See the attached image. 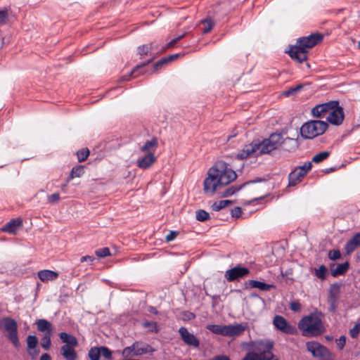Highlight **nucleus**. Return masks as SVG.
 I'll return each mask as SVG.
<instances>
[{
	"label": "nucleus",
	"mask_w": 360,
	"mask_h": 360,
	"mask_svg": "<svg viewBox=\"0 0 360 360\" xmlns=\"http://www.w3.org/2000/svg\"><path fill=\"white\" fill-rule=\"evenodd\" d=\"M323 37L321 34H311L307 37H302L297 39L296 44L290 46L286 51L291 59L298 63H302L308 59V49L322 41Z\"/></svg>",
	"instance_id": "nucleus-1"
},
{
	"label": "nucleus",
	"mask_w": 360,
	"mask_h": 360,
	"mask_svg": "<svg viewBox=\"0 0 360 360\" xmlns=\"http://www.w3.org/2000/svg\"><path fill=\"white\" fill-rule=\"evenodd\" d=\"M274 345L271 340L252 342L242 360H279L272 353Z\"/></svg>",
	"instance_id": "nucleus-2"
},
{
	"label": "nucleus",
	"mask_w": 360,
	"mask_h": 360,
	"mask_svg": "<svg viewBox=\"0 0 360 360\" xmlns=\"http://www.w3.org/2000/svg\"><path fill=\"white\" fill-rule=\"evenodd\" d=\"M321 313H312L304 316L298 323V328L305 337H317L326 331L320 316Z\"/></svg>",
	"instance_id": "nucleus-3"
},
{
	"label": "nucleus",
	"mask_w": 360,
	"mask_h": 360,
	"mask_svg": "<svg viewBox=\"0 0 360 360\" xmlns=\"http://www.w3.org/2000/svg\"><path fill=\"white\" fill-rule=\"evenodd\" d=\"M328 127V124L324 121L311 120L302 124L300 128V134L304 139H312L323 134Z\"/></svg>",
	"instance_id": "nucleus-4"
},
{
	"label": "nucleus",
	"mask_w": 360,
	"mask_h": 360,
	"mask_svg": "<svg viewBox=\"0 0 360 360\" xmlns=\"http://www.w3.org/2000/svg\"><path fill=\"white\" fill-rule=\"evenodd\" d=\"M212 168L217 177V182H218L221 186L229 184L237 178L236 172L229 167L228 165L224 161L217 162Z\"/></svg>",
	"instance_id": "nucleus-5"
},
{
	"label": "nucleus",
	"mask_w": 360,
	"mask_h": 360,
	"mask_svg": "<svg viewBox=\"0 0 360 360\" xmlns=\"http://www.w3.org/2000/svg\"><path fill=\"white\" fill-rule=\"evenodd\" d=\"M207 328L212 333L227 337H235L243 333L246 329V325L242 323L236 325L210 324Z\"/></svg>",
	"instance_id": "nucleus-6"
},
{
	"label": "nucleus",
	"mask_w": 360,
	"mask_h": 360,
	"mask_svg": "<svg viewBox=\"0 0 360 360\" xmlns=\"http://www.w3.org/2000/svg\"><path fill=\"white\" fill-rule=\"evenodd\" d=\"M0 330L7 332L8 340L15 348L20 347V343L18 333V323L15 319L9 316L1 319Z\"/></svg>",
	"instance_id": "nucleus-7"
},
{
	"label": "nucleus",
	"mask_w": 360,
	"mask_h": 360,
	"mask_svg": "<svg viewBox=\"0 0 360 360\" xmlns=\"http://www.w3.org/2000/svg\"><path fill=\"white\" fill-rule=\"evenodd\" d=\"M149 45H153L154 46L152 52L153 56L146 62L141 63L134 67L129 75H123L120 79V82L128 81L131 77H136L139 75L147 73L148 72L145 69L146 66L155 58V55L158 54L160 52L164 51L162 50V47L160 48L159 44L155 41L149 44Z\"/></svg>",
	"instance_id": "nucleus-8"
},
{
	"label": "nucleus",
	"mask_w": 360,
	"mask_h": 360,
	"mask_svg": "<svg viewBox=\"0 0 360 360\" xmlns=\"http://www.w3.org/2000/svg\"><path fill=\"white\" fill-rule=\"evenodd\" d=\"M307 349L319 360H335V355L324 345L316 341L307 342Z\"/></svg>",
	"instance_id": "nucleus-9"
},
{
	"label": "nucleus",
	"mask_w": 360,
	"mask_h": 360,
	"mask_svg": "<svg viewBox=\"0 0 360 360\" xmlns=\"http://www.w3.org/2000/svg\"><path fill=\"white\" fill-rule=\"evenodd\" d=\"M155 351L148 344H143L139 342H134L131 345L123 349L122 354L124 357L138 356L145 354L152 353Z\"/></svg>",
	"instance_id": "nucleus-10"
},
{
	"label": "nucleus",
	"mask_w": 360,
	"mask_h": 360,
	"mask_svg": "<svg viewBox=\"0 0 360 360\" xmlns=\"http://www.w3.org/2000/svg\"><path fill=\"white\" fill-rule=\"evenodd\" d=\"M311 162H305L302 166L297 167L288 175V186H295L302 181V179L311 169Z\"/></svg>",
	"instance_id": "nucleus-11"
},
{
	"label": "nucleus",
	"mask_w": 360,
	"mask_h": 360,
	"mask_svg": "<svg viewBox=\"0 0 360 360\" xmlns=\"http://www.w3.org/2000/svg\"><path fill=\"white\" fill-rule=\"evenodd\" d=\"M341 285V283H334L329 288L327 302L329 304L328 310L330 312L335 313L337 311Z\"/></svg>",
	"instance_id": "nucleus-12"
},
{
	"label": "nucleus",
	"mask_w": 360,
	"mask_h": 360,
	"mask_svg": "<svg viewBox=\"0 0 360 360\" xmlns=\"http://www.w3.org/2000/svg\"><path fill=\"white\" fill-rule=\"evenodd\" d=\"M273 323L276 329L282 331L285 334L295 335L297 332L296 327L290 324L282 316H275L274 318Z\"/></svg>",
	"instance_id": "nucleus-13"
},
{
	"label": "nucleus",
	"mask_w": 360,
	"mask_h": 360,
	"mask_svg": "<svg viewBox=\"0 0 360 360\" xmlns=\"http://www.w3.org/2000/svg\"><path fill=\"white\" fill-rule=\"evenodd\" d=\"M249 273L250 270L247 267L237 265L226 271L225 278L229 282H232L238 278L246 276Z\"/></svg>",
	"instance_id": "nucleus-14"
},
{
	"label": "nucleus",
	"mask_w": 360,
	"mask_h": 360,
	"mask_svg": "<svg viewBox=\"0 0 360 360\" xmlns=\"http://www.w3.org/2000/svg\"><path fill=\"white\" fill-rule=\"evenodd\" d=\"M27 352L32 359H35L38 356L40 349L38 346L39 340L36 335H29L27 337Z\"/></svg>",
	"instance_id": "nucleus-15"
},
{
	"label": "nucleus",
	"mask_w": 360,
	"mask_h": 360,
	"mask_svg": "<svg viewBox=\"0 0 360 360\" xmlns=\"http://www.w3.org/2000/svg\"><path fill=\"white\" fill-rule=\"evenodd\" d=\"M217 178L213 168L212 167L208 172V176L204 180L203 184L205 193L210 192L211 193H214L217 188L221 186L220 184L217 182Z\"/></svg>",
	"instance_id": "nucleus-16"
},
{
	"label": "nucleus",
	"mask_w": 360,
	"mask_h": 360,
	"mask_svg": "<svg viewBox=\"0 0 360 360\" xmlns=\"http://www.w3.org/2000/svg\"><path fill=\"white\" fill-rule=\"evenodd\" d=\"M345 117L342 107L340 106V103L330 112L327 121L334 125H340L342 123Z\"/></svg>",
	"instance_id": "nucleus-17"
},
{
	"label": "nucleus",
	"mask_w": 360,
	"mask_h": 360,
	"mask_svg": "<svg viewBox=\"0 0 360 360\" xmlns=\"http://www.w3.org/2000/svg\"><path fill=\"white\" fill-rule=\"evenodd\" d=\"M179 333L182 340L188 346L198 348L200 346V340L193 334L188 332V329L181 327Z\"/></svg>",
	"instance_id": "nucleus-18"
},
{
	"label": "nucleus",
	"mask_w": 360,
	"mask_h": 360,
	"mask_svg": "<svg viewBox=\"0 0 360 360\" xmlns=\"http://www.w3.org/2000/svg\"><path fill=\"white\" fill-rule=\"evenodd\" d=\"M269 143V146L273 148V150L278 148L282 144H284L286 141H293L294 139L292 138L286 137L283 138L282 134L280 133H272L269 138L266 139Z\"/></svg>",
	"instance_id": "nucleus-19"
},
{
	"label": "nucleus",
	"mask_w": 360,
	"mask_h": 360,
	"mask_svg": "<svg viewBox=\"0 0 360 360\" xmlns=\"http://www.w3.org/2000/svg\"><path fill=\"white\" fill-rule=\"evenodd\" d=\"M22 226V220L19 218L12 219L1 230L3 232L14 234L17 232L18 228Z\"/></svg>",
	"instance_id": "nucleus-20"
},
{
	"label": "nucleus",
	"mask_w": 360,
	"mask_h": 360,
	"mask_svg": "<svg viewBox=\"0 0 360 360\" xmlns=\"http://www.w3.org/2000/svg\"><path fill=\"white\" fill-rule=\"evenodd\" d=\"M245 285L246 288H257L261 291H269L270 289L276 288V285L274 284H268L256 280H249L245 283Z\"/></svg>",
	"instance_id": "nucleus-21"
},
{
	"label": "nucleus",
	"mask_w": 360,
	"mask_h": 360,
	"mask_svg": "<svg viewBox=\"0 0 360 360\" xmlns=\"http://www.w3.org/2000/svg\"><path fill=\"white\" fill-rule=\"evenodd\" d=\"M253 144L257 150V155L268 154L273 151V148L269 146L266 139H264L262 141L259 140L253 141Z\"/></svg>",
	"instance_id": "nucleus-22"
},
{
	"label": "nucleus",
	"mask_w": 360,
	"mask_h": 360,
	"mask_svg": "<svg viewBox=\"0 0 360 360\" xmlns=\"http://www.w3.org/2000/svg\"><path fill=\"white\" fill-rule=\"evenodd\" d=\"M360 246V232L356 233L345 245L346 254L349 255L353 252L357 247Z\"/></svg>",
	"instance_id": "nucleus-23"
},
{
	"label": "nucleus",
	"mask_w": 360,
	"mask_h": 360,
	"mask_svg": "<svg viewBox=\"0 0 360 360\" xmlns=\"http://www.w3.org/2000/svg\"><path fill=\"white\" fill-rule=\"evenodd\" d=\"M155 161L156 158L154 153H148L142 158L138 160L137 165L139 168L145 169L149 168Z\"/></svg>",
	"instance_id": "nucleus-24"
},
{
	"label": "nucleus",
	"mask_w": 360,
	"mask_h": 360,
	"mask_svg": "<svg viewBox=\"0 0 360 360\" xmlns=\"http://www.w3.org/2000/svg\"><path fill=\"white\" fill-rule=\"evenodd\" d=\"M37 274L39 278L44 283L53 281L57 279L59 276L58 272L49 269L41 270Z\"/></svg>",
	"instance_id": "nucleus-25"
},
{
	"label": "nucleus",
	"mask_w": 360,
	"mask_h": 360,
	"mask_svg": "<svg viewBox=\"0 0 360 360\" xmlns=\"http://www.w3.org/2000/svg\"><path fill=\"white\" fill-rule=\"evenodd\" d=\"M255 153H257V150L253 144V142H252L248 145H245V147L240 151L238 152V153L236 155V158L238 160L246 159L251 154Z\"/></svg>",
	"instance_id": "nucleus-26"
},
{
	"label": "nucleus",
	"mask_w": 360,
	"mask_h": 360,
	"mask_svg": "<svg viewBox=\"0 0 360 360\" xmlns=\"http://www.w3.org/2000/svg\"><path fill=\"white\" fill-rule=\"evenodd\" d=\"M72 347L68 345L61 347V354L66 360H76L77 358V354Z\"/></svg>",
	"instance_id": "nucleus-27"
},
{
	"label": "nucleus",
	"mask_w": 360,
	"mask_h": 360,
	"mask_svg": "<svg viewBox=\"0 0 360 360\" xmlns=\"http://www.w3.org/2000/svg\"><path fill=\"white\" fill-rule=\"evenodd\" d=\"M58 335L62 342L65 343V345L69 346H77L78 344L77 338L71 334L65 332H61Z\"/></svg>",
	"instance_id": "nucleus-28"
},
{
	"label": "nucleus",
	"mask_w": 360,
	"mask_h": 360,
	"mask_svg": "<svg viewBox=\"0 0 360 360\" xmlns=\"http://www.w3.org/2000/svg\"><path fill=\"white\" fill-rule=\"evenodd\" d=\"M158 139L155 137H153L152 139L147 141L144 143V144L141 147V151L142 152H148L153 153L155 150L158 146Z\"/></svg>",
	"instance_id": "nucleus-29"
},
{
	"label": "nucleus",
	"mask_w": 360,
	"mask_h": 360,
	"mask_svg": "<svg viewBox=\"0 0 360 360\" xmlns=\"http://www.w3.org/2000/svg\"><path fill=\"white\" fill-rule=\"evenodd\" d=\"M38 330L41 332H46V333H51L53 330L52 324L46 319H41L36 322Z\"/></svg>",
	"instance_id": "nucleus-30"
},
{
	"label": "nucleus",
	"mask_w": 360,
	"mask_h": 360,
	"mask_svg": "<svg viewBox=\"0 0 360 360\" xmlns=\"http://www.w3.org/2000/svg\"><path fill=\"white\" fill-rule=\"evenodd\" d=\"M349 268V264L348 262H345L342 264H339L337 265L335 269H333L331 271V275L333 277L344 275L348 271Z\"/></svg>",
	"instance_id": "nucleus-31"
},
{
	"label": "nucleus",
	"mask_w": 360,
	"mask_h": 360,
	"mask_svg": "<svg viewBox=\"0 0 360 360\" xmlns=\"http://www.w3.org/2000/svg\"><path fill=\"white\" fill-rule=\"evenodd\" d=\"M248 183H245L240 186H231L229 188H226L223 192L221 193V198H228L233 194H235L236 192L240 191Z\"/></svg>",
	"instance_id": "nucleus-32"
},
{
	"label": "nucleus",
	"mask_w": 360,
	"mask_h": 360,
	"mask_svg": "<svg viewBox=\"0 0 360 360\" xmlns=\"http://www.w3.org/2000/svg\"><path fill=\"white\" fill-rule=\"evenodd\" d=\"M338 104V101H330L324 103L319 104V106L321 107V110H322L321 112L324 115L326 113H330V112L332 111L333 109Z\"/></svg>",
	"instance_id": "nucleus-33"
},
{
	"label": "nucleus",
	"mask_w": 360,
	"mask_h": 360,
	"mask_svg": "<svg viewBox=\"0 0 360 360\" xmlns=\"http://www.w3.org/2000/svg\"><path fill=\"white\" fill-rule=\"evenodd\" d=\"M84 173V167L82 165H77L74 167L71 172L70 173V175L68 178V181H69L70 179H74L75 177H80Z\"/></svg>",
	"instance_id": "nucleus-34"
},
{
	"label": "nucleus",
	"mask_w": 360,
	"mask_h": 360,
	"mask_svg": "<svg viewBox=\"0 0 360 360\" xmlns=\"http://www.w3.org/2000/svg\"><path fill=\"white\" fill-rule=\"evenodd\" d=\"M200 23L204 25L202 33L207 34L214 27V22L211 18H207L200 21Z\"/></svg>",
	"instance_id": "nucleus-35"
},
{
	"label": "nucleus",
	"mask_w": 360,
	"mask_h": 360,
	"mask_svg": "<svg viewBox=\"0 0 360 360\" xmlns=\"http://www.w3.org/2000/svg\"><path fill=\"white\" fill-rule=\"evenodd\" d=\"M311 271L319 279L325 280L326 278L328 269L324 264H321L319 269H314Z\"/></svg>",
	"instance_id": "nucleus-36"
},
{
	"label": "nucleus",
	"mask_w": 360,
	"mask_h": 360,
	"mask_svg": "<svg viewBox=\"0 0 360 360\" xmlns=\"http://www.w3.org/2000/svg\"><path fill=\"white\" fill-rule=\"evenodd\" d=\"M330 155V152L329 151H322L316 155H315L311 160V163H320L323 161L326 160Z\"/></svg>",
	"instance_id": "nucleus-37"
},
{
	"label": "nucleus",
	"mask_w": 360,
	"mask_h": 360,
	"mask_svg": "<svg viewBox=\"0 0 360 360\" xmlns=\"http://www.w3.org/2000/svg\"><path fill=\"white\" fill-rule=\"evenodd\" d=\"M153 47H154L153 45H149V44H143L142 46H140L138 47V53L141 56H144V55H148L149 53L150 56L152 57L153 56L152 52H153Z\"/></svg>",
	"instance_id": "nucleus-38"
},
{
	"label": "nucleus",
	"mask_w": 360,
	"mask_h": 360,
	"mask_svg": "<svg viewBox=\"0 0 360 360\" xmlns=\"http://www.w3.org/2000/svg\"><path fill=\"white\" fill-rule=\"evenodd\" d=\"M88 356L90 360H99L101 357V350L99 347H91L88 352Z\"/></svg>",
	"instance_id": "nucleus-39"
},
{
	"label": "nucleus",
	"mask_w": 360,
	"mask_h": 360,
	"mask_svg": "<svg viewBox=\"0 0 360 360\" xmlns=\"http://www.w3.org/2000/svg\"><path fill=\"white\" fill-rule=\"evenodd\" d=\"M51 333H45L41 339V345L45 350H49L51 346Z\"/></svg>",
	"instance_id": "nucleus-40"
},
{
	"label": "nucleus",
	"mask_w": 360,
	"mask_h": 360,
	"mask_svg": "<svg viewBox=\"0 0 360 360\" xmlns=\"http://www.w3.org/2000/svg\"><path fill=\"white\" fill-rule=\"evenodd\" d=\"M195 219L199 221H206L210 219V214L204 210H199L196 212Z\"/></svg>",
	"instance_id": "nucleus-41"
},
{
	"label": "nucleus",
	"mask_w": 360,
	"mask_h": 360,
	"mask_svg": "<svg viewBox=\"0 0 360 360\" xmlns=\"http://www.w3.org/2000/svg\"><path fill=\"white\" fill-rule=\"evenodd\" d=\"M89 155V150L88 148H82L77 152L78 162H82L85 161Z\"/></svg>",
	"instance_id": "nucleus-42"
},
{
	"label": "nucleus",
	"mask_w": 360,
	"mask_h": 360,
	"mask_svg": "<svg viewBox=\"0 0 360 360\" xmlns=\"http://www.w3.org/2000/svg\"><path fill=\"white\" fill-rule=\"evenodd\" d=\"M99 347L101 350V356H103L108 360H112V352L110 351V349H109L107 347L105 346H101Z\"/></svg>",
	"instance_id": "nucleus-43"
},
{
	"label": "nucleus",
	"mask_w": 360,
	"mask_h": 360,
	"mask_svg": "<svg viewBox=\"0 0 360 360\" xmlns=\"http://www.w3.org/2000/svg\"><path fill=\"white\" fill-rule=\"evenodd\" d=\"M95 254L98 257H105L110 255V250L108 248H102L97 249L95 251Z\"/></svg>",
	"instance_id": "nucleus-44"
},
{
	"label": "nucleus",
	"mask_w": 360,
	"mask_h": 360,
	"mask_svg": "<svg viewBox=\"0 0 360 360\" xmlns=\"http://www.w3.org/2000/svg\"><path fill=\"white\" fill-rule=\"evenodd\" d=\"M328 257L330 260H337L341 257V252L339 250H331L328 252Z\"/></svg>",
	"instance_id": "nucleus-45"
},
{
	"label": "nucleus",
	"mask_w": 360,
	"mask_h": 360,
	"mask_svg": "<svg viewBox=\"0 0 360 360\" xmlns=\"http://www.w3.org/2000/svg\"><path fill=\"white\" fill-rule=\"evenodd\" d=\"M303 89V85L302 84H298L294 87H291L290 89H289L288 90L285 91L283 94L285 96H290V95H292L293 94L296 93V92H298L300 91L301 89Z\"/></svg>",
	"instance_id": "nucleus-46"
},
{
	"label": "nucleus",
	"mask_w": 360,
	"mask_h": 360,
	"mask_svg": "<svg viewBox=\"0 0 360 360\" xmlns=\"http://www.w3.org/2000/svg\"><path fill=\"white\" fill-rule=\"evenodd\" d=\"M59 200H60V195L58 193H54L49 195L47 198L48 202L51 203V204H56L59 202Z\"/></svg>",
	"instance_id": "nucleus-47"
},
{
	"label": "nucleus",
	"mask_w": 360,
	"mask_h": 360,
	"mask_svg": "<svg viewBox=\"0 0 360 360\" xmlns=\"http://www.w3.org/2000/svg\"><path fill=\"white\" fill-rule=\"evenodd\" d=\"M360 332V323H356L354 326L350 329L349 335L352 338H356L358 337L359 333Z\"/></svg>",
	"instance_id": "nucleus-48"
},
{
	"label": "nucleus",
	"mask_w": 360,
	"mask_h": 360,
	"mask_svg": "<svg viewBox=\"0 0 360 360\" xmlns=\"http://www.w3.org/2000/svg\"><path fill=\"white\" fill-rule=\"evenodd\" d=\"M143 326L145 328H149L150 330L152 332H158V326L155 322L153 321H145L143 323Z\"/></svg>",
	"instance_id": "nucleus-49"
},
{
	"label": "nucleus",
	"mask_w": 360,
	"mask_h": 360,
	"mask_svg": "<svg viewBox=\"0 0 360 360\" xmlns=\"http://www.w3.org/2000/svg\"><path fill=\"white\" fill-rule=\"evenodd\" d=\"M212 210L216 212H218L224 208H225V205L224 204V200H220L219 202H214L212 205Z\"/></svg>",
	"instance_id": "nucleus-50"
},
{
	"label": "nucleus",
	"mask_w": 360,
	"mask_h": 360,
	"mask_svg": "<svg viewBox=\"0 0 360 360\" xmlns=\"http://www.w3.org/2000/svg\"><path fill=\"white\" fill-rule=\"evenodd\" d=\"M242 214V209L240 207H235L231 210V215L233 218H239Z\"/></svg>",
	"instance_id": "nucleus-51"
},
{
	"label": "nucleus",
	"mask_w": 360,
	"mask_h": 360,
	"mask_svg": "<svg viewBox=\"0 0 360 360\" xmlns=\"http://www.w3.org/2000/svg\"><path fill=\"white\" fill-rule=\"evenodd\" d=\"M338 347L340 350H342L346 344V337L345 335H341L339 339L336 340Z\"/></svg>",
	"instance_id": "nucleus-52"
},
{
	"label": "nucleus",
	"mask_w": 360,
	"mask_h": 360,
	"mask_svg": "<svg viewBox=\"0 0 360 360\" xmlns=\"http://www.w3.org/2000/svg\"><path fill=\"white\" fill-rule=\"evenodd\" d=\"M321 112L322 110H321V107H319V105H316L311 109V114L314 117H320L321 116H323Z\"/></svg>",
	"instance_id": "nucleus-53"
},
{
	"label": "nucleus",
	"mask_w": 360,
	"mask_h": 360,
	"mask_svg": "<svg viewBox=\"0 0 360 360\" xmlns=\"http://www.w3.org/2000/svg\"><path fill=\"white\" fill-rule=\"evenodd\" d=\"M179 232L176 231H170V232L166 236L165 240L167 242L173 241L178 236Z\"/></svg>",
	"instance_id": "nucleus-54"
},
{
	"label": "nucleus",
	"mask_w": 360,
	"mask_h": 360,
	"mask_svg": "<svg viewBox=\"0 0 360 360\" xmlns=\"http://www.w3.org/2000/svg\"><path fill=\"white\" fill-rule=\"evenodd\" d=\"M184 320L191 321L195 318V314L189 311H184L182 312Z\"/></svg>",
	"instance_id": "nucleus-55"
},
{
	"label": "nucleus",
	"mask_w": 360,
	"mask_h": 360,
	"mask_svg": "<svg viewBox=\"0 0 360 360\" xmlns=\"http://www.w3.org/2000/svg\"><path fill=\"white\" fill-rule=\"evenodd\" d=\"M8 18V13L7 10H0V24H5Z\"/></svg>",
	"instance_id": "nucleus-56"
},
{
	"label": "nucleus",
	"mask_w": 360,
	"mask_h": 360,
	"mask_svg": "<svg viewBox=\"0 0 360 360\" xmlns=\"http://www.w3.org/2000/svg\"><path fill=\"white\" fill-rule=\"evenodd\" d=\"M177 42H178L177 40L174 38L172 40H171L169 42L166 44L165 45L162 46V50L166 51L167 49L174 46Z\"/></svg>",
	"instance_id": "nucleus-57"
},
{
	"label": "nucleus",
	"mask_w": 360,
	"mask_h": 360,
	"mask_svg": "<svg viewBox=\"0 0 360 360\" xmlns=\"http://www.w3.org/2000/svg\"><path fill=\"white\" fill-rule=\"evenodd\" d=\"M95 258L93 256L85 255L80 258V262H89L91 264L94 261Z\"/></svg>",
	"instance_id": "nucleus-58"
},
{
	"label": "nucleus",
	"mask_w": 360,
	"mask_h": 360,
	"mask_svg": "<svg viewBox=\"0 0 360 360\" xmlns=\"http://www.w3.org/2000/svg\"><path fill=\"white\" fill-rule=\"evenodd\" d=\"M290 308L292 311H297L300 310V304L297 302H293L290 304Z\"/></svg>",
	"instance_id": "nucleus-59"
},
{
	"label": "nucleus",
	"mask_w": 360,
	"mask_h": 360,
	"mask_svg": "<svg viewBox=\"0 0 360 360\" xmlns=\"http://www.w3.org/2000/svg\"><path fill=\"white\" fill-rule=\"evenodd\" d=\"M162 66V64L160 63V60L157 61L153 65L152 70L149 72V74H152L156 72Z\"/></svg>",
	"instance_id": "nucleus-60"
},
{
	"label": "nucleus",
	"mask_w": 360,
	"mask_h": 360,
	"mask_svg": "<svg viewBox=\"0 0 360 360\" xmlns=\"http://www.w3.org/2000/svg\"><path fill=\"white\" fill-rule=\"evenodd\" d=\"M40 360H51V358L48 353H44L41 356Z\"/></svg>",
	"instance_id": "nucleus-61"
},
{
	"label": "nucleus",
	"mask_w": 360,
	"mask_h": 360,
	"mask_svg": "<svg viewBox=\"0 0 360 360\" xmlns=\"http://www.w3.org/2000/svg\"><path fill=\"white\" fill-rule=\"evenodd\" d=\"M179 56H180L179 53H176V54L170 55V56H167V58H168L169 61L170 62V61L179 58Z\"/></svg>",
	"instance_id": "nucleus-62"
},
{
	"label": "nucleus",
	"mask_w": 360,
	"mask_h": 360,
	"mask_svg": "<svg viewBox=\"0 0 360 360\" xmlns=\"http://www.w3.org/2000/svg\"><path fill=\"white\" fill-rule=\"evenodd\" d=\"M159 60L160 63L162 64V65L169 62L167 57H163Z\"/></svg>",
	"instance_id": "nucleus-63"
},
{
	"label": "nucleus",
	"mask_w": 360,
	"mask_h": 360,
	"mask_svg": "<svg viewBox=\"0 0 360 360\" xmlns=\"http://www.w3.org/2000/svg\"><path fill=\"white\" fill-rule=\"evenodd\" d=\"M336 169H337V167H334L327 168V169H326V170H325V173L328 174V173H330V172H335Z\"/></svg>",
	"instance_id": "nucleus-64"
}]
</instances>
